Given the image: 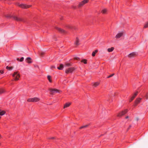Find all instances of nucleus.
I'll return each mask as SVG.
<instances>
[{
    "mask_svg": "<svg viewBox=\"0 0 148 148\" xmlns=\"http://www.w3.org/2000/svg\"><path fill=\"white\" fill-rule=\"evenodd\" d=\"M50 91L51 93V94H52L56 92L60 93L61 92V91L56 89H50Z\"/></svg>",
    "mask_w": 148,
    "mask_h": 148,
    "instance_id": "nucleus-4",
    "label": "nucleus"
},
{
    "mask_svg": "<svg viewBox=\"0 0 148 148\" xmlns=\"http://www.w3.org/2000/svg\"><path fill=\"white\" fill-rule=\"evenodd\" d=\"M4 92V90L3 89L0 88V93L1 94L3 93Z\"/></svg>",
    "mask_w": 148,
    "mask_h": 148,
    "instance_id": "nucleus-27",
    "label": "nucleus"
},
{
    "mask_svg": "<svg viewBox=\"0 0 148 148\" xmlns=\"http://www.w3.org/2000/svg\"><path fill=\"white\" fill-rule=\"evenodd\" d=\"M6 69L9 70H11L12 69L13 67H12L8 66H7L6 67Z\"/></svg>",
    "mask_w": 148,
    "mask_h": 148,
    "instance_id": "nucleus-23",
    "label": "nucleus"
},
{
    "mask_svg": "<svg viewBox=\"0 0 148 148\" xmlns=\"http://www.w3.org/2000/svg\"><path fill=\"white\" fill-rule=\"evenodd\" d=\"M56 29H57L60 32L62 33V34H65L66 33V32L64 30L61 29L59 27H56Z\"/></svg>",
    "mask_w": 148,
    "mask_h": 148,
    "instance_id": "nucleus-8",
    "label": "nucleus"
},
{
    "mask_svg": "<svg viewBox=\"0 0 148 148\" xmlns=\"http://www.w3.org/2000/svg\"><path fill=\"white\" fill-rule=\"evenodd\" d=\"M71 104L70 103L68 102L65 104L64 106V108H66L69 107Z\"/></svg>",
    "mask_w": 148,
    "mask_h": 148,
    "instance_id": "nucleus-15",
    "label": "nucleus"
},
{
    "mask_svg": "<svg viewBox=\"0 0 148 148\" xmlns=\"http://www.w3.org/2000/svg\"><path fill=\"white\" fill-rule=\"evenodd\" d=\"M52 67H53V66H51V68H52Z\"/></svg>",
    "mask_w": 148,
    "mask_h": 148,
    "instance_id": "nucleus-39",
    "label": "nucleus"
},
{
    "mask_svg": "<svg viewBox=\"0 0 148 148\" xmlns=\"http://www.w3.org/2000/svg\"><path fill=\"white\" fill-rule=\"evenodd\" d=\"M53 138V137H52V138Z\"/></svg>",
    "mask_w": 148,
    "mask_h": 148,
    "instance_id": "nucleus-38",
    "label": "nucleus"
},
{
    "mask_svg": "<svg viewBox=\"0 0 148 148\" xmlns=\"http://www.w3.org/2000/svg\"><path fill=\"white\" fill-rule=\"evenodd\" d=\"M128 118V116H126V117H125V118L126 119H127Z\"/></svg>",
    "mask_w": 148,
    "mask_h": 148,
    "instance_id": "nucleus-35",
    "label": "nucleus"
},
{
    "mask_svg": "<svg viewBox=\"0 0 148 148\" xmlns=\"http://www.w3.org/2000/svg\"><path fill=\"white\" fill-rule=\"evenodd\" d=\"M74 70V68L70 67L66 69L65 71V73H72Z\"/></svg>",
    "mask_w": 148,
    "mask_h": 148,
    "instance_id": "nucleus-5",
    "label": "nucleus"
},
{
    "mask_svg": "<svg viewBox=\"0 0 148 148\" xmlns=\"http://www.w3.org/2000/svg\"><path fill=\"white\" fill-rule=\"evenodd\" d=\"M40 99L38 97H36L33 98H30L27 99V101L28 102H37Z\"/></svg>",
    "mask_w": 148,
    "mask_h": 148,
    "instance_id": "nucleus-1",
    "label": "nucleus"
},
{
    "mask_svg": "<svg viewBox=\"0 0 148 148\" xmlns=\"http://www.w3.org/2000/svg\"><path fill=\"white\" fill-rule=\"evenodd\" d=\"M1 116H0V119H1Z\"/></svg>",
    "mask_w": 148,
    "mask_h": 148,
    "instance_id": "nucleus-40",
    "label": "nucleus"
},
{
    "mask_svg": "<svg viewBox=\"0 0 148 148\" xmlns=\"http://www.w3.org/2000/svg\"><path fill=\"white\" fill-rule=\"evenodd\" d=\"M127 112V109H125V110L120 112L118 115V116H122L125 114Z\"/></svg>",
    "mask_w": 148,
    "mask_h": 148,
    "instance_id": "nucleus-6",
    "label": "nucleus"
},
{
    "mask_svg": "<svg viewBox=\"0 0 148 148\" xmlns=\"http://www.w3.org/2000/svg\"><path fill=\"white\" fill-rule=\"evenodd\" d=\"M114 75V74H112V75H110V76H108V77H107V78H110V77H112V76H113Z\"/></svg>",
    "mask_w": 148,
    "mask_h": 148,
    "instance_id": "nucleus-32",
    "label": "nucleus"
},
{
    "mask_svg": "<svg viewBox=\"0 0 148 148\" xmlns=\"http://www.w3.org/2000/svg\"><path fill=\"white\" fill-rule=\"evenodd\" d=\"M137 93H138L137 92H136L134 93V94L133 95L132 97L130 99V102L131 101L134 99L135 97L137 95Z\"/></svg>",
    "mask_w": 148,
    "mask_h": 148,
    "instance_id": "nucleus-13",
    "label": "nucleus"
},
{
    "mask_svg": "<svg viewBox=\"0 0 148 148\" xmlns=\"http://www.w3.org/2000/svg\"><path fill=\"white\" fill-rule=\"evenodd\" d=\"M1 145V143H0V145Z\"/></svg>",
    "mask_w": 148,
    "mask_h": 148,
    "instance_id": "nucleus-41",
    "label": "nucleus"
},
{
    "mask_svg": "<svg viewBox=\"0 0 148 148\" xmlns=\"http://www.w3.org/2000/svg\"><path fill=\"white\" fill-rule=\"evenodd\" d=\"M26 62L28 63H32L31 59L29 57L27 58L26 60Z\"/></svg>",
    "mask_w": 148,
    "mask_h": 148,
    "instance_id": "nucleus-14",
    "label": "nucleus"
},
{
    "mask_svg": "<svg viewBox=\"0 0 148 148\" xmlns=\"http://www.w3.org/2000/svg\"><path fill=\"white\" fill-rule=\"evenodd\" d=\"M67 27L69 29H72L73 28V27L71 25H68Z\"/></svg>",
    "mask_w": 148,
    "mask_h": 148,
    "instance_id": "nucleus-30",
    "label": "nucleus"
},
{
    "mask_svg": "<svg viewBox=\"0 0 148 148\" xmlns=\"http://www.w3.org/2000/svg\"><path fill=\"white\" fill-rule=\"evenodd\" d=\"M81 62L85 64H86L87 63V60L85 59H83L81 61Z\"/></svg>",
    "mask_w": 148,
    "mask_h": 148,
    "instance_id": "nucleus-25",
    "label": "nucleus"
},
{
    "mask_svg": "<svg viewBox=\"0 0 148 148\" xmlns=\"http://www.w3.org/2000/svg\"><path fill=\"white\" fill-rule=\"evenodd\" d=\"M13 18L14 20L17 21H23V19L21 18L18 17L16 16H14Z\"/></svg>",
    "mask_w": 148,
    "mask_h": 148,
    "instance_id": "nucleus-11",
    "label": "nucleus"
},
{
    "mask_svg": "<svg viewBox=\"0 0 148 148\" xmlns=\"http://www.w3.org/2000/svg\"><path fill=\"white\" fill-rule=\"evenodd\" d=\"M17 60H19V59L18 58H17Z\"/></svg>",
    "mask_w": 148,
    "mask_h": 148,
    "instance_id": "nucleus-36",
    "label": "nucleus"
},
{
    "mask_svg": "<svg viewBox=\"0 0 148 148\" xmlns=\"http://www.w3.org/2000/svg\"><path fill=\"white\" fill-rule=\"evenodd\" d=\"M5 111L4 110H0V115L3 116L5 113Z\"/></svg>",
    "mask_w": 148,
    "mask_h": 148,
    "instance_id": "nucleus-18",
    "label": "nucleus"
},
{
    "mask_svg": "<svg viewBox=\"0 0 148 148\" xmlns=\"http://www.w3.org/2000/svg\"><path fill=\"white\" fill-rule=\"evenodd\" d=\"M114 49V48L113 47H112L111 48H108L107 49V51L109 52H111L113 51Z\"/></svg>",
    "mask_w": 148,
    "mask_h": 148,
    "instance_id": "nucleus-19",
    "label": "nucleus"
},
{
    "mask_svg": "<svg viewBox=\"0 0 148 148\" xmlns=\"http://www.w3.org/2000/svg\"><path fill=\"white\" fill-rule=\"evenodd\" d=\"M137 53L135 52H133L130 54L128 56V57L130 58H132L136 56L137 55Z\"/></svg>",
    "mask_w": 148,
    "mask_h": 148,
    "instance_id": "nucleus-9",
    "label": "nucleus"
},
{
    "mask_svg": "<svg viewBox=\"0 0 148 148\" xmlns=\"http://www.w3.org/2000/svg\"><path fill=\"white\" fill-rule=\"evenodd\" d=\"M79 40L78 38L77 37L76 38L75 41V44L77 45H78L79 44Z\"/></svg>",
    "mask_w": 148,
    "mask_h": 148,
    "instance_id": "nucleus-17",
    "label": "nucleus"
},
{
    "mask_svg": "<svg viewBox=\"0 0 148 148\" xmlns=\"http://www.w3.org/2000/svg\"><path fill=\"white\" fill-rule=\"evenodd\" d=\"M47 79H48V80H49V81L50 82H52V80L51 79V77L50 76V75H48L47 76Z\"/></svg>",
    "mask_w": 148,
    "mask_h": 148,
    "instance_id": "nucleus-24",
    "label": "nucleus"
},
{
    "mask_svg": "<svg viewBox=\"0 0 148 148\" xmlns=\"http://www.w3.org/2000/svg\"><path fill=\"white\" fill-rule=\"evenodd\" d=\"M12 76L14 78V80L17 81L19 80L20 75L17 72H14L12 75Z\"/></svg>",
    "mask_w": 148,
    "mask_h": 148,
    "instance_id": "nucleus-2",
    "label": "nucleus"
},
{
    "mask_svg": "<svg viewBox=\"0 0 148 148\" xmlns=\"http://www.w3.org/2000/svg\"><path fill=\"white\" fill-rule=\"evenodd\" d=\"M55 67L54 66H53V68Z\"/></svg>",
    "mask_w": 148,
    "mask_h": 148,
    "instance_id": "nucleus-37",
    "label": "nucleus"
},
{
    "mask_svg": "<svg viewBox=\"0 0 148 148\" xmlns=\"http://www.w3.org/2000/svg\"><path fill=\"white\" fill-rule=\"evenodd\" d=\"M64 66L62 64H60L59 67H58L57 68L59 70H62Z\"/></svg>",
    "mask_w": 148,
    "mask_h": 148,
    "instance_id": "nucleus-20",
    "label": "nucleus"
},
{
    "mask_svg": "<svg viewBox=\"0 0 148 148\" xmlns=\"http://www.w3.org/2000/svg\"><path fill=\"white\" fill-rule=\"evenodd\" d=\"M141 99L140 98L137 99L135 102L134 106H136L138 103H139L140 102Z\"/></svg>",
    "mask_w": 148,
    "mask_h": 148,
    "instance_id": "nucleus-12",
    "label": "nucleus"
},
{
    "mask_svg": "<svg viewBox=\"0 0 148 148\" xmlns=\"http://www.w3.org/2000/svg\"><path fill=\"white\" fill-rule=\"evenodd\" d=\"M88 2V0H84L81 2L80 3L79 5V7H80L83 6L85 4L87 3Z\"/></svg>",
    "mask_w": 148,
    "mask_h": 148,
    "instance_id": "nucleus-7",
    "label": "nucleus"
},
{
    "mask_svg": "<svg viewBox=\"0 0 148 148\" xmlns=\"http://www.w3.org/2000/svg\"><path fill=\"white\" fill-rule=\"evenodd\" d=\"M148 27V22H147L146 23L144 26V27L145 28H146Z\"/></svg>",
    "mask_w": 148,
    "mask_h": 148,
    "instance_id": "nucleus-29",
    "label": "nucleus"
},
{
    "mask_svg": "<svg viewBox=\"0 0 148 148\" xmlns=\"http://www.w3.org/2000/svg\"><path fill=\"white\" fill-rule=\"evenodd\" d=\"M99 83L98 82H95L92 83V85L94 87H96L99 85Z\"/></svg>",
    "mask_w": 148,
    "mask_h": 148,
    "instance_id": "nucleus-16",
    "label": "nucleus"
},
{
    "mask_svg": "<svg viewBox=\"0 0 148 148\" xmlns=\"http://www.w3.org/2000/svg\"><path fill=\"white\" fill-rule=\"evenodd\" d=\"M17 5L19 6L20 7L23 8H30L31 5H27L26 4H20V3H17Z\"/></svg>",
    "mask_w": 148,
    "mask_h": 148,
    "instance_id": "nucleus-3",
    "label": "nucleus"
},
{
    "mask_svg": "<svg viewBox=\"0 0 148 148\" xmlns=\"http://www.w3.org/2000/svg\"><path fill=\"white\" fill-rule=\"evenodd\" d=\"M65 66H71V64L69 63L66 62L65 63Z\"/></svg>",
    "mask_w": 148,
    "mask_h": 148,
    "instance_id": "nucleus-26",
    "label": "nucleus"
},
{
    "mask_svg": "<svg viewBox=\"0 0 148 148\" xmlns=\"http://www.w3.org/2000/svg\"><path fill=\"white\" fill-rule=\"evenodd\" d=\"M23 60H24V58L23 57H21L20 60H19V61L20 62H22Z\"/></svg>",
    "mask_w": 148,
    "mask_h": 148,
    "instance_id": "nucleus-31",
    "label": "nucleus"
},
{
    "mask_svg": "<svg viewBox=\"0 0 148 148\" xmlns=\"http://www.w3.org/2000/svg\"><path fill=\"white\" fill-rule=\"evenodd\" d=\"M145 97L146 99H148V95H146L145 96Z\"/></svg>",
    "mask_w": 148,
    "mask_h": 148,
    "instance_id": "nucleus-33",
    "label": "nucleus"
},
{
    "mask_svg": "<svg viewBox=\"0 0 148 148\" xmlns=\"http://www.w3.org/2000/svg\"><path fill=\"white\" fill-rule=\"evenodd\" d=\"M3 71H0V74H3Z\"/></svg>",
    "mask_w": 148,
    "mask_h": 148,
    "instance_id": "nucleus-34",
    "label": "nucleus"
},
{
    "mask_svg": "<svg viewBox=\"0 0 148 148\" xmlns=\"http://www.w3.org/2000/svg\"><path fill=\"white\" fill-rule=\"evenodd\" d=\"M107 12V10L106 9H104L101 11V13L103 14H106Z\"/></svg>",
    "mask_w": 148,
    "mask_h": 148,
    "instance_id": "nucleus-22",
    "label": "nucleus"
},
{
    "mask_svg": "<svg viewBox=\"0 0 148 148\" xmlns=\"http://www.w3.org/2000/svg\"><path fill=\"white\" fill-rule=\"evenodd\" d=\"M98 52V50H95V51H93L92 53V56H94L95 54L96 53H97Z\"/></svg>",
    "mask_w": 148,
    "mask_h": 148,
    "instance_id": "nucleus-21",
    "label": "nucleus"
},
{
    "mask_svg": "<svg viewBox=\"0 0 148 148\" xmlns=\"http://www.w3.org/2000/svg\"><path fill=\"white\" fill-rule=\"evenodd\" d=\"M88 125H84V126H82L80 128H79V129H82V128H86V127H88Z\"/></svg>",
    "mask_w": 148,
    "mask_h": 148,
    "instance_id": "nucleus-28",
    "label": "nucleus"
},
{
    "mask_svg": "<svg viewBox=\"0 0 148 148\" xmlns=\"http://www.w3.org/2000/svg\"><path fill=\"white\" fill-rule=\"evenodd\" d=\"M123 35V33L122 32H121L118 33L116 36V38H119L122 36Z\"/></svg>",
    "mask_w": 148,
    "mask_h": 148,
    "instance_id": "nucleus-10",
    "label": "nucleus"
}]
</instances>
